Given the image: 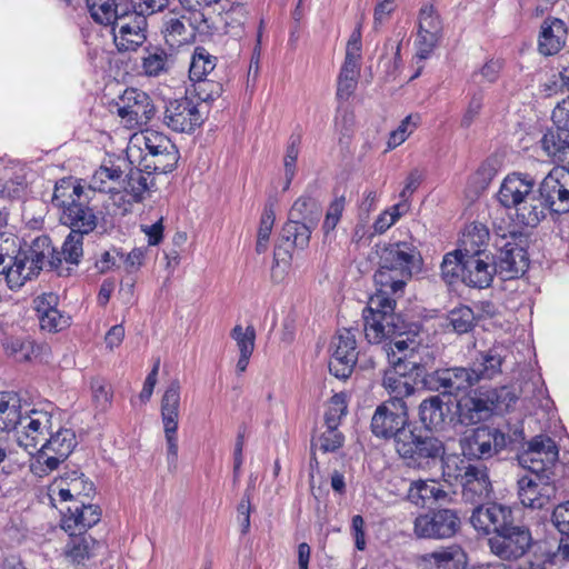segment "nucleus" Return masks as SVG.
Listing matches in <instances>:
<instances>
[{
    "label": "nucleus",
    "mask_w": 569,
    "mask_h": 569,
    "mask_svg": "<svg viewBox=\"0 0 569 569\" xmlns=\"http://www.w3.org/2000/svg\"><path fill=\"white\" fill-rule=\"evenodd\" d=\"M557 106L552 111V121L555 130H549L540 140L545 153L552 158L555 162H561L569 166V127L558 123L556 118Z\"/></svg>",
    "instance_id": "33"
},
{
    "label": "nucleus",
    "mask_w": 569,
    "mask_h": 569,
    "mask_svg": "<svg viewBox=\"0 0 569 569\" xmlns=\"http://www.w3.org/2000/svg\"><path fill=\"white\" fill-rule=\"evenodd\" d=\"M86 6L90 17L99 24L112 26L121 16L116 0H86Z\"/></svg>",
    "instance_id": "50"
},
{
    "label": "nucleus",
    "mask_w": 569,
    "mask_h": 569,
    "mask_svg": "<svg viewBox=\"0 0 569 569\" xmlns=\"http://www.w3.org/2000/svg\"><path fill=\"white\" fill-rule=\"evenodd\" d=\"M497 273L505 280L523 274L528 268V257L525 249L515 243L506 242L495 262Z\"/></svg>",
    "instance_id": "31"
},
{
    "label": "nucleus",
    "mask_w": 569,
    "mask_h": 569,
    "mask_svg": "<svg viewBox=\"0 0 569 569\" xmlns=\"http://www.w3.org/2000/svg\"><path fill=\"white\" fill-rule=\"evenodd\" d=\"M142 69L149 77H158L168 70V54L160 49L149 52L143 58Z\"/></svg>",
    "instance_id": "58"
},
{
    "label": "nucleus",
    "mask_w": 569,
    "mask_h": 569,
    "mask_svg": "<svg viewBox=\"0 0 569 569\" xmlns=\"http://www.w3.org/2000/svg\"><path fill=\"white\" fill-rule=\"evenodd\" d=\"M501 69H502V60L490 59L482 66V68L478 72H475L472 74V80L476 83H481V82L492 83L499 78Z\"/></svg>",
    "instance_id": "63"
},
{
    "label": "nucleus",
    "mask_w": 569,
    "mask_h": 569,
    "mask_svg": "<svg viewBox=\"0 0 569 569\" xmlns=\"http://www.w3.org/2000/svg\"><path fill=\"white\" fill-rule=\"evenodd\" d=\"M408 423V402H399L398 400H387L377 407L372 419V433L379 438H393L395 446L400 440V433H407ZM403 437V435H401Z\"/></svg>",
    "instance_id": "13"
},
{
    "label": "nucleus",
    "mask_w": 569,
    "mask_h": 569,
    "mask_svg": "<svg viewBox=\"0 0 569 569\" xmlns=\"http://www.w3.org/2000/svg\"><path fill=\"white\" fill-rule=\"evenodd\" d=\"M217 58L203 47H197L192 53L189 78L194 82V92L201 101L214 100L222 92L219 82L207 80L206 77L214 70Z\"/></svg>",
    "instance_id": "19"
},
{
    "label": "nucleus",
    "mask_w": 569,
    "mask_h": 569,
    "mask_svg": "<svg viewBox=\"0 0 569 569\" xmlns=\"http://www.w3.org/2000/svg\"><path fill=\"white\" fill-rule=\"evenodd\" d=\"M50 491L52 496H58L62 501H79L89 498L93 491V483L78 470L66 472L59 479L54 480Z\"/></svg>",
    "instance_id": "28"
},
{
    "label": "nucleus",
    "mask_w": 569,
    "mask_h": 569,
    "mask_svg": "<svg viewBox=\"0 0 569 569\" xmlns=\"http://www.w3.org/2000/svg\"><path fill=\"white\" fill-rule=\"evenodd\" d=\"M203 122L198 106L189 98L171 100L163 112V123L176 132H192Z\"/></svg>",
    "instance_id": "23"
},
{
    "label": "nucleus",
    "mask_w": 569,
    "mask_h": 569,
    "mask_svg": "<svg viewBox=\"0 0 569 569\" xmlns=\"http://www.w3.org/2000/svg\"><path fill=\"white\" fill-rule=\"evenodd\" d=\"M532 546L533 537L529 527L515 522L488 538L490 552L502 561L522 558Z\"/></svg>",
    "instance_id": "12"
},
{
    "label": "nucleus",
    "mask_w": 569,
    "mask_h": 569,
    "mask_svg": "<svg viewBox=\"0 0 569 569\" xmlns=\"http://www.w3.org/2000/svg\"><path fill=\"white\" fill-rule=\"evenodd\" d=\"M77 438L73 430L56 425L38 455L31 460L30 470L37 477H44L58 469L73 451Z\"/></svg>",
    "instance_id": "9"
},
{
    "label": "nucleus",
    "mask_w": 569,
    "mask_h": 569,
    "mask_svg": "<svg viewBox=\"0 0 569 569\" xmlns=\"http://www.w3.org/2000/svg\"><path fill=\"white\" fill-rule=\"evenodd\" d=\"M299 144H300V138L299 137H291L290 142L287 147L286 156L283 159V167H284V186L283 190H288L291 181L296 174V162L299 154Z\"/></svg>",
    "instance_id": "60"
},
{
    "label": "nucleus",
    "mask_w": 569,
    "mask_h": 569,
    "mask_svg": "<svg viewBox=\"0 0 569 569\" xmlns=\"http://www.w3.org/2000/svg\"><path fill=\"white\" fill-rule=\"evenodd\" d=\"M346 199L343 196L336 198L328 207L322 229L326 234L335 230L345 210Z\"/></svg>",
    "instance_id": "62"
},
{
    "label": "nucleus",
    "mask_w": 569,
    "mask_h": 569,
    "mask_svg": "<svg viewBox=\"0 0 569 569\" xmlns=\"http://www.w3.org/2000/svg\"><path fill=\"white\" fill-rule=\"evenodd\" d=\"M230 336L236 341L237 348L241 355H252L256 340V330L252 326H248L243 329L241 325H236Z\"/></svg>",
    "instance_id": "56"
},
{
    "label": "nucleus",
    "mask_w": 569,
    "mask_h": 569,
    "mask_svg": "<svg viewBox=\"0 0 569 569\" xmlns=\"http://www.w3.org/2000/svg\"><path fill=\"white\" fill-rule=\"evenodd\" d=\"M101 509L84 500L74 501L63 515L61 527L67 532L87 533V530L100 521Z\"/></svg>",
    "instance_id": "30"
},
{
    "label": "nucleus",
    "mask_w": 569,
    "mask_h": 569,
    "mask_svg": "<svg viewBox=\"0 0 569 569\" xmlns=\"http://www.w3.org/2000/svg\"><path fill=\"white\" fill-rule=\"evenodd\" d=\"M82 233L77 232H70L69 236L66 238L61 250L56 251V257H60L62 261H66L70 264H78L80 261V258L83 254L82 249Z\"/></svg>",
    "instance_id": "53"
},
{
    "label": "nucleus",
    "mask_w": 569,
    "mask_h": 569,
    "mask_svg": "<svg viewBox=\"0 0 569 569\" xmlns=\"http://www.w3.org/2000/svg\"><path fill=\"white\" fill-rule=\"evenodd\" d=\"M431 378L438 383V390L453 396L467 392L478 382V376L472 371V368L466 367L437 370Z\"/></svg>",
    "instance_id": "29"
},
{
    "label": "nucleus",
    "mask_w": 569,
    "mask_h": 569,
    "mask_svg": "<svg viewBox=\"0 0 569 569\" xmlns=\"http://www.w3.org/2000/svg\"><path fill=\"white\" fill-rule=\"evenodd\" d=\"M6 353L17 361H28L34 353L33 341L27 338L9 337L3 342Z\"/></svg>",
    "instance_id": "54"
},
{
    "label": "nucleus",
    "mask_w": 569,
    "mask_h": 569,
    "mask_svg": "<svg viewBox=\"0 0 569 569\" xmlns=\"http://www.w3.org/2000/svg\"><path fill=\"white\" fill-rule=\"evenodd\" d=\"M22 413L20 399L12 393H0V432L16 429Z\"/></svg>",
    "instance_id": "46"
},
{
    "label": "nucleus",
    "mask_w": 569,
    "mask_h": 569,
    "mask_svg": "<svg viewBox=\"0 0 569 569\" xmlns=\"http://www.w3.org/2000/svg\"><path fill=\"white\" fill-rule=\"evenodd\" d=\"M460 523L455 510L439 509L419 515L413 521V532L421 539H448L459 531Z\"/></svg>",
    "instance_id": "15"
},
{
    "label": "nucleus",
    "mask_w": 569,
    "mask_h": 569,
    "mask_svg": "<svg viewBox=\"0 0 569 569\" xmlns=\"http://www.w3.org/2000/svg\"><path fill=\"white\" fill-rule=\"evenodd\" d=\"M99 542L90 535L80 532H69V540L63 548V557L73 565H79L89 559Z\"/></svg>",
    "instance_id": "38"
},
{
    "label": "nucleus",
    "mask_w": 569,
    "mask_h": 569,
    "mask_svg": "<svg viewBox=\"0 0 569 569\" xmlns=\"http://www.w3.org/2000/svg\"><path fill=\"white\" fill-rule=\"evenodd\" d=\"M61 263L62 259L56 257L51 240L46 236L38 237L28 250L22 251L19 248L18 266L17 270L12 272L11 281L14 280V284L24 286L27 281L36 278L46 266L58 269Z\"/></svg>",
    "instance_id": "10"
},
{
    "label": "nucleus",
    "mask_w": 569,
    "mask_h": 569,
    "mask_svg": "<svg viewBox=\"0 0 569 569\" xmlns=\"http://www.w3.org/2000/svg\"><path fill=\"white\" fill-rule=\"evenodd\" d=\"M329 371L336 378L350 377L357 362L356 336L351 329L339 330L330 343Z\"/></svg>",
    "instance_id": "20"
},
{
    "label": "nucleus",
    "mask_w": 569,
    "mask_h": 569,
    "mask_svg": "<svg viewBox=\"0 0 569 569\" xmlns=\"http://www.w3.org/2000/svg\"><path fill=\"white\" fill-rule=\"evenodd\" d=\"M558 456V447L551 438L537 436L521 453L519 461L533 475L532 477H548L545 473L555 466Z\"/></svg>",
    "instance_id": "21"
},
{
    "label": "nucleus",
    "mask_w": 569,
    "mask_h": 569,
    "mask_svg": "<svg viewBox=\"0 0 569 569\" xmlns=\"http://www.w3.org/2000/svg\"><path fill=\"white\" fill-rule=\"evenodd\" d=\"M518 496L525 507L541 509L556 496L549 477L523 476L518 480Z\"/></svg>",
    "instance_id": "25"
},
{
    "label": "nucleus",
    "mask_w": 569,
    "mask_h": 569,
    "mask_svg": "<svg viewBox=\"0 0 569 569\" xmlns=\"http://www.w3.org/2000/svg\"><path fill=\"white\" fill-rule=\"evenodd\" d=\"M88 201L81 180L68 177L56 183L51 202L59 210L60 222L69 227L70 232L88 234L96 229L98 218Z\"/></svg>",
    "instance_id": "2"
},
{
    "label": "nucleus",
    "mask_w": 569,
    "mask_h": 569,
    "mask_svg": "<svg viewBox=\"0 0 569 569\" xmlns=\"http://www.w3.org/2000/svg\"><path fill=\"white\" fill-rule=\"evenodd\" d=\"M122 170L113 164H102L97 169L90 179L87 193L89 191L111 192L114 202L123 200V194L116 191V184L120 182Z\"/></svg>",
    "instance_id": "39"
},
{
    "label": "nucleus",
    "mask_w": 569,
    "mask_h": 569,
    "mask_svg": "<svg viewBox=\"0 0 569 569\" xmlns=\"http://www.w3.org/2000/svg\"><path fill=\"white\" fill-rule=\"evenodd\" d=\"M506 349L495 346L487 351L480 352L472 363V371L481 379H492L501 373V366L506 359Z\"/></svg>",
    "instance_id": "40"
},
{
    "label": "nucleus",
    "mask_w": 569,
    "mask_h": 569,
    "mask_svg": "<svg viewBox=\"0 0 569 569\" xmlns=\"http://www.w3.org/2000/svg\"><path fill=\"white\" fill-rule=\"evenodd\" d=\"M417 128V123L412 122L411 116L406 117L398 128L390 132L389 139H388V148L395 149L401 143H403L407 138L413 132V130Z\"/></svg>",
    "instance_id": "64"
},
{
    "label": "nucleus",
    "mask_w": 569,
    "mask_h": 569,
    "mask_svg": "<svg viewBox=\"0 0 569 569\" xmlns=\"http://www.w3.org/2000/svg\"><path fill=\"white\" fill-rule=\"evenodd\" d=\"M441 277L448 283L452 284L458 280L463 282L465 277V250L463 247L445 254L441 266Z\"/></svg>",
    "instance_id": "48"
},
{
    "label": "nucleus",
    "mask_w": 569,
    "mask_h": 569,
    "mask_svg": "<svg viewBox=\"0 0 569 569\" xmlns=\"http://www.w3.org/2000/svg\"><path fill=\"white\" fill-rule=\"evenodd\" d=\"M450 409L439 396H431L419 405V418L426 430L441 428L449 416Z\"/></svg>",
    "instance_id": "42"
},
{
    "label": "nucleus",
    "mask_w": 569,
    "mask_h": 569,
    "mask_svg": "<svg viewBox=\"0 0 569 569\" xmlns=\"http://www.w3.org/2000/svg\"><path fill=\"white\" fill-rule=\"evenodd\" d=\"M360 60H361V32L360 29H356L347 43L346 58L342 71L359 76L360 73Z\"/></svg>",
    "instance_id": "51"
},
{
    "label": "nucleus",
    "mask_w": 569,
    "mask_h": 569,
    "mask_svg": "<svg viewBox=\"0 0 569 569\" xmlns=\"http://www.w3.org/2000/svg\"><path fill=\"white\" fill-rule=\"evenodd\" d=\"M32 303L42 330L58 332L69 326V317L58 309V295L53 292L41 293L33 299Z\"/></svg>",
    "instance_id": "27"
},
{
    "label": "nucleus",
    "mask_w": 569,
    "mask_h": 569,
    "mask_svg": "<svg viewBox=\"0 0 569 569\" xmlns=\"http://www.w3.org/2000/svg\"><path fill=\"white\" fill-rule=\"evenodd\" d=\"M18 259L19 244L17 239L0 234V278L6 281L11 290H17L22 287L21 283L14 284V280L11 281L12 272L17 270Z\"/></svg>",
    "instance_id": "37"
},
{
    "label": "nucleus",
    "mask_w": 569,
    "mask_h": 569,
    "mask_svg": "<svg viewBox=\"0 0 569 569\" xmlns=\"http://www.w3.org/2000/svg\"><path fill=\"white\" fill-rule=\"evenodd\" d=\"M497 198L502 207L515 210L518 222L523 226L536 227L545 218V207L536 194L535 180L528 174H508Z\"/></svg>",
    "instance_id": "6"
},
{
    "label": "nucleus",
    "mask_w": 569,
    "mask_h": 569,
    "mask_svg": "<svg viewBox=\"0 0 569 569\" xmlns=\"http://www.w3.org/2000/svg\"><path fill=\"white\" fill-rule=\"evenodd\" d=\"M181 385L173 379L164 390L161 398L160 412L163 426H178L180 416Z\"/></svg>",
    "instance_id": "43"
},
{
    "label": "nucleus",
    "mask_w": 569,
    "mask_h": 569,
    "mask_svg": "<svg viewBox=\"0 0 569 569\" xmlns=\"http://www.w3.org/2000/svg\"><path fill=\"white\" fill-rule=\"evenodd\" d=\"M393 367L386 370L382 378V387L390 395L389 400L407 402V399L416 393V388L406 376V371H417L420 375L428 366V361L421 357L419 360H403L398 358L392 361Z\"/></svg>",
    "instance_id": "16"
},
{
    "label": "nucleus",
    "mask_w": 569,
    "mask_h": 569,
    "mask_svg": "<svg viewBox=\"0 0 569 569\" xmlns=\"http://www.w3.org/2000/svg\"><path fill=\"white\" fill-rule=\"evenodd\" d=\"M402 435L396 451L408 467L428 469L442 459L445 445L430 430L415 429Z\"/></svg>",
    "instance_id": "8"
},
{
    "label": "nucleus",
    "mask_w": 569,
    "mask_h": 569,
    "mask_svg": "<svg viewBox=\"0 0 569 569\" xmlns=\"http://www.w3.org/2000/svg\"><path fill=\"white\" fill-rule=\"evenodd\" d=\"M130 162L138 161L144 170L156 173L171 172L178 162V149L163 133L156 130L136 132L127 147Z\"/></svg>",
    "instance_id": "3"
},
{
    "label": "nucleus",
    "mask_w": 569,
    "mask_h": 569,
    "mask_svg": "<svg viewBox=\"0 0 569 569\" xmlns=\"http://www.w3.org/2000/svg\"><path fill=\"white\" fill-rule=\"evenodd\" d=\"M492 410L491 405L476 397H463L457 403L459 421L463 425L479 422Z\"/></svg>",
    "instance_id": "45"
},
{
    "label": "nucleus",
    "mask_w": 569,
    "mask_h": 569,
    "mask_svg": "<svg viewBox=\"0 0 569 569\" xmlns=\"http://www.w3.org/2000/svg\"><path fill=\"white\" fill-rule=\"evenodd\" d=\"M152 170L131 169L122 180L123 191L131 197L133 202H140L153 184Z\"/></svg>",
    "instance_id": "44"
},
{
    "label": "nucleus",
    "mask_w": 569,
    "mask_h": 569,
    "mask_svg": "<svg viewBox=\"0 0 569 569\" xmlns=\"http://www.w3.org/2000/svg\"><path fill=\"white\" fill-rule=\"evenodd\" d=\"M320 213L321 207L319 201L313 197L303 194L293 202L289 211V218L317 226Z\"/></svg>",
    "instance_id": "47"
},
{
    "label": "nucleus",
    "mask_w": 569,
    "mask_h": 569,
    "mask_svg": "<svg viewBox=\"0 0 569 569\" xmlns=\"http://www.w3.org/2000/svg\"><path fill=\"white\" fill-rule=\"evenodd\" d=\"M315 228L316 226L308 222L289 218L282 228L281 238L286 241H291L296 248L305 249L309 244L310 236Z\"/></svg>",
    "instance_id": "49"
},
{
    "label": "nucleus",
    "mask_w": 569,
    "mask_h": 569,
    "mask_svg": "<svg viewBox=\"0 0 569 569\" xmlns=\"http://www.w3.org/2000/svg\"><path fill=\"white\" fill-rule=\"evenodd\" d=\"M488 232L485 228L473 227L463 234L461 246L465 250L463 283L473 288L490 286L497 268L492 257L480 247L486 242Z\"/></svg>",
    "instance_id": "7"
},
{
    "label": "nucleus",
    "mask_w": 569,
    "mask_h": 569,
    "mask_svg": "<svg viewBox=\"0 0 569 569\" xmlns=\"http://www.w3.org/2000/svg\"><path fill=\"white\" fill-rule=\"evenodd\" d=\"M468 557L459 545L440 547L420 559L422 569H465Z\"/></svg>",
    "instance_id": "32"
},
{
    "label": "nucleus",
    "mask_w": 569,
    "mask_h": 569,
    "mask_svg": "<svg viewBox=\"0 0 569 569\" xmlns=\"http://www.w3.org/2000/svg\"><path fill=\"white\" fill-rule=\"evenodd\" d=\"M130 162L138 161L144 170L156 173L171 172L178 162V149L163 133L156 130L136 132L127 147Z\"/></svg>",
    "instance_id": "4"
},
{
    "label": "nucleus",
    "mask_w": 569,
    "mask_h": 569,
    "mask_svg": "<svg viewBox=\"0 0 569 569\" xmlns=\"http://www.w3.org/2000/svg\"><path fill=\"white\" fill-rule=\"evenodd\" d=\"M337 428L327 427L317 441L312 443V447L325 453L338 450L343 445L345 437Z\"/></svg>",
    "instance_id": "59"
},
{
    "label": "nucleus",
    "mask_w": 569,
    "mask_h": 569,
    "mask_svg": "<svg viewBox=\"0 0 569 569\" xmlns=\"http://www.w3.org/2000/svg\"><path fill=\"white\" fill-rule=\"evenodd\" d=\"M447 497V491L436 480L419 479L411 481L407 491L408 501L420 508L446 500Z\"/></svg>",
    "instance_id": "36"
},
{
    "label": "nucleus",
    "mask_w": 569,
    "mask_h": 569,
    "mask_svg": "<svg viewBox=\"0 0 569 569\" xmlns=\"http://www.w3.org/2000/svg\"><path fill=\"white\" fill-rule=\"evenodd\" d=\"M566 39V23L558 18H548L541 24L538 40L539 51L545 56L556 54L563 48Z\"/></svg>",
    "instance_id": "35"
},
{
    "label": "nucleus",
    "mask_w": 569,
    "mask_h": 569,
    "mask_svg": "<svg viewBox=\"0 0 569 569\" xmlns=\"http://www.w3.org/2000/svg\"><path fill=\"white\" fill-rule=\"evenodd\" d=\"M186 16L181 17L169 16L163 20L161 32L166 43L170 48H180L194 40L193 28L188 27Z\"/></svg>",
    "instance_id": "41"
},
{
    "label": "nucleus",
    "mask_w": 569,
    "mask_h": 569,
    "mask_svg": "<svg viewBox=\"0 0 569 569\" xmlns=\"http://www.w3.org/2000/svg\"><path fill=\"white\" fill-rule=\"evenodd\" d=\"M439 461L442 462V476L447 479V481L455 480L459 483L473 467L472 463L466 461L463 458L457 455H443L442 459H439Z\"/></svg>",
    "instance_id": "52"
},
{
    "label": "nucleus",
    "mask_w": 569,
    "mask_h": 569,
    "mask_svg": "<svg viewBox=\"0 0 569 569\" xmlns=\"http://www.w3.org/2000/svg\"><path fill=\"white\" fill-rule=\"evenodd\" d=\"M539 196L545 211L553 213L569 212V170L566 167L553 168L541 181Z\"/></svg>",
    "instance_id": "17"
},
{
    "label": "nucleus",
    "mask_w": 569,
    "mask_h": 569,
    "mask_svg": "<svg viewBox=\"0 0 569 569\" xmlns=\"http://www.w3.org/2000/svg\"><path fill=\"white\" fill-rule=\"evenodd\" d=\"M460 445L465 457L489 459L505 449L507 437L497 428L482 426L465 436Z\"/></svg>",
    "instance_id": "18"
},
{
    "label": "nucleus",
    "mask_w": 569,
    "mask_h": 569,
    "mask_svg": "<svg viewBox=\"0 0 569 569\" xmlns=\"http://www.w3.org/2000/svg\"><path fill=\"white\" fill-rule=\"evenodd\" d=\"M156 108L150 97L138 89H127L117 102V114L127 129L146 126L154 116Z\"/></svg>",
    "instance_id": "14"
},
{
    "label": "nucleus",
    "mask_w": 569,
    "mask_h": 569,
    "mask_svg": "<svg viewBox=\"0 0 569 569\" xmlns=\"http://www.w3.org/2000/svg\"><path fill=\"white\" fill-rule=\"evenodd\" d=\"M448 321L457 333H467L473 328L476 317L471 308L460 306L449 312Z\"/></svg>",
    "instance_id": "55"
},
{
    "label": "nucleus",
    "mask_w": 569,
    "mask_h": 569,
    "mask_svg": "<svg viewBox=\"0 0 569 569\" xmlns=\"http://www.w3.org/2000/svg\"><path fill=\"white\" fill-rule=\"evenodd\" d=\"M347 413L346 396L336 393L331 397L325 413V422L327 427H338L340 419Z\"/></svg>",
    "instance_id": "61"
},
{
    "label": "nucleus",
    "mask_w": 569,
    "mask_h": 569,
    "mask_svg": "<svg viewBox=\"0 0 569 569\" xmlns=\"http://www.w3.org/2000/svg\"><path fill=\"white\" fill-rule=\"evenodd\" d=\"M54 428L52 412L36 408L22 411L16 427L17 443L34 457Z\"/></svg>",
    "instance_id": "11"
},
{
    "label": "nucleus",
    "mask_w": 569,
    "mask_h": 569,
    "mask_svg": "<svg viewBox=\"0 0 569 569\" xmlns=\"http://www.w3.org/2000/svg\"><path fill=\"white\" fill-rule=\"evenodd\" d=\"M130 162L138 161L144 170L156 173L171 172L178 162V149L163 133L156 130L136 132L127 147Z\"/></svg>",
    "instance_id": "5"
},
{
    "label": "nucleus",
    "mask_w": 569,
    "mask_h": 569,
    "mask_svg": "<svg viewBox=\"0 0 569 569\" xmlns=\"http://www.w3.org/2000/svg\"><path fill=\"white\" fill-rule=\"evenodd\" d=\"M378 269L373 280L377 287L363 311L365 336L380 341L402 329L400 316L395 313L396 300L391 293L402 291L413 273L421 269L419 250L407 241L376 246Z\"/></svg>",
    "instance_id": "1"
},
{
    "label": "nucleus",
    "mask_w": 569,
    "mask_h": 569,
    "mask_svg": "<svg viewBox=\"0 0 569 569\" xmlns=\"http://www.w3.org/2000/svg\"><path fill=\"white\" fill-rule=\"evenodd\" d=\"M470 522L477 531L495 535L513 522L512 510L499 503L478 506L472 511Z\"/></svg>",
    "instance_id": "26"
},
{
    "label": "nucleus",
    "mask_w": 569,
    "mask_h": 569,
    "mask_svg": "<svg viewBox=\"0 0 569 569\" xmlns=\"http://www.w3.org/2000/svg\"><path fill=\"white\" fill-rule=\"evenodd\" d=\"M441 31L442 23L435 8L430 4H425L419 11L418 32L415 42L416 56L419 59H427L431 54L438 44Z\"/></svg>",
    "instance_id": "24"
},
{
    "label": "nucleus",
    "mask_w": 569,
    "mask_h": 569,
    "mask_svg": "<svg viewBox=\"0 0 569 569\" xmlns=\"http://www.w3.org/2000/svg\"><path fill=\"white\" fill-rule=\"evenodd\" d=\"M147 20L137 12L121 13L112 24L113 41L121 52L134 51L146 41Z\"/></svg>",
    "instance_id": "22"
},
{
    "label": "nucleus",
    "mask_w": 569,
    "mask_h": 569,
    "mask_svg": "<svg viewBox=\"0 0 569 569\" xmlns=\"http://www.w3.org/2000/svg\"><path fill=\"white\" fill-rule=\"evenodd\" d=\"M460 485L463 497L471 502H480L488 499L492 491L487 468L481 465H473Z\"/></svg>",
    "instance_id": "34"
},
{
    "label": "nucleus",
    "mask_w": 569,
    "mask_h": 569,
    "mask_svg": "<svg viewBox=\"0 0 569 569\" xmlns=\"http://www.w3.org/2000/svg\"><path fill=\"white\" fill-rule=\"evenodd\" d=\"M273 223L274 211L272 209V206L270 204L264 208L260 219V226L258 230V238L256 244V251L258 253H262L267 250Z\"/></svg>",
    "instance_id": "57"
}]
</instances>
